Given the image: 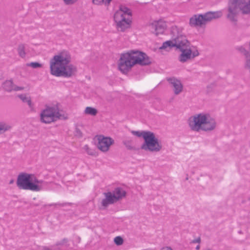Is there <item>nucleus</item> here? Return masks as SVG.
<instances>
[{
	"mask_svg": "<svg viewBox=\"0 0 250 250\" xmlns=\"http://www.w3.org/2000/svg\"><path fill=\"white\" fill-rule=\"evenodd\" d=\"M171 40L167 41L163 43L160 49H166L168 47L171 48L176 47L179 49L181 54L178 60L181 62H185L191 59V50L190 43L185 36L182 34V30L176 26L171 28Z\"/></svg>",
	"mask_w": 250,
	"mask_h": 250,
	"instance_id": "nucleus-1",
	"label": "nucleus"
},
{
	"mask_svg": "<svg viewBox=\"0 0 250 250\" xmlns=\"http://www.w3.org/2000/svg\"><path fill=\"white\" fill-rule=\"evenodd\" d=\"M70 55L66 51L54 56L50 61V74L58 77H71L76 72L77 68L70 63Z\"/></svg>",
	"mask_w": 250,
	"mask_h": 250,
	"instance_id": "nucleus-2",
	"label": "nucleus"
},
{
	"mask_svg": "<svg viewBox=\"0 0 250 250\" xmlns=\"http://www.w3.org/2000/svg\"><path fill=\"white\" fill-rule=\"evenodd\" d=\"M151 62L150 59L146 53L137 50H130L121 55L118 66L120 71L126 74L135 64L144 66L149 65Z\"/></svg>",
	"mask_w": 250,
	"mask_h": 250,
	"instance_id": "nucleus-3",
	"label": "nucleus"
},
{
	"mask_svg": "<svg viewBox=\"0 0 250 250\" xmlns=\"http://www.w3.org/2000/svg\"><path fill=\"white\" fill-rule=\"evenodd\" d=\"M188 125L192 131L199 132L202 130L210 132L214 130L217 126L216 122L208 113H201L190 117Z\"/></svg>",
	"mask_w": 250,
	"mask_h": 250,
	"instance_id": "nucleus-4",
	"label": "nucleus"
},
{
	"mask_svg": "<svg viewBox=\"0 0 250 250\" xmlns=\"http://www.w3.org/2000/svg\"><path fill=\"white\" fill-rule=\"evenodd\" d=\"M17 184L20 189L40 191L44 190L48 186V183L39 180L33 174L21 173L19 175Z\"/></svg>",
	"mask_w": 250,
	"mask_h": 250,
	"instance_id": "nucleus-5",
	"label": "nucleus"
},
{
	"mask_svg": "<svg viewBox=\"0 0 250 250\" xmlns=\"http://www.w3.org/2000/svg\"><path fill=\"white\" fill-rule=\"evenodd\" d=\"M240 11L243 14H250V0H229L227 15L228 19L236 23Z\"/></svg>",
	"mask_w": 250,
	"mask_h": 250,
	"instance_id": "nucleus-6",
	"label": "nucleus"
},
{
	"mask_svg": "<svg viewBox=\"0 0 250 250\" xmlns=\"http://www.w3.org/2000/svg\"><path fill=\"white\" fill-rule=\"evenodd\" d=\"M132 11L125 5L121 4L114 15V21L118 30L124 32L131 23Z\"/></svg>",
	"mask_w": 250,
	"mask_h": 250,
	"instance_id": "nucleus-7",
	"label": "nucleus"
},
{
	"mask_svg": "<svg viewBox=\"0 0 250 250\" xmlns=\"http://www.w3.org/2000/svg\"><path fill=\"white\" fill-rule=\"evenodd\" d=\"M222 16L220 11L208 12L204 14H195L189 19V24L191 27H201L213 19H218Z\"/></svg>",
	"mask_w": 250,
	"mask_h": 250,
	"instance_id": "nucleus-8",
	"label": "nucleus"
},
{
	"mask_svg": "<svg viewBox=\"0 0 250 250\" xmlns=\"http://www.w3.org/2000/svg\"><path fill=\"white\" fill-rule=\"evenodd\" d=\"M162 148L161 142L152 132H150L141 146L142 150L151 152H159Z\"/></svg>",
	"mask_w": 250,
	"mask_h": 250,
	"instance_id": "nucleus-9",
	"label": "nucleus"
},
{
	"mask_svg": "<svg viewBox=\"0 0 250 250\" xmlns=\"http://www.w3.org/2000/svg\"><path fill=\"white\" fill-rule=\"evenodd\" d=\"M61 114L59 109L54 106H47L40 114L41 121L45 124H50L60 119Z\"/></svg>",
	"mask_w": 250,
	"mask_h": 250,
	"instance_id": "nucleus-10",
	"label": "nucleus"
},
{
	"mask_svg": "<svg viewBox=\"0 0 250 250\" xmlns=\"http://www.w3.org/2000/svg\"><path fill=\"white\" fill-rule=\"evenodd\" d=\"M114 143V140L110 137L100 136L98 137V148L103 152H106L110 146Z\"/></svg>",
	"mask_w": 250,
	"mask_h": 250,
	"instance_id": "nucleus-11",
	"label": "nucleus"
},
{
	"mask_svg": "<svg viewBox=\"0 0 250 250\" xmlns=\"http://www.w3.org/2000/svg\"><path fill=\"white\" fill-rule=\"evenodd\" d=\"M167 81L170 84V86L173 88L174 93L175 95H178L182 92L183 89V85L181 81L174 78H167Z\"/></svg>",
	"mask_w": 250,
	"mask_h": 250,
	"instance_id": "nucleus-12",
	"label": "nucleus"
},
{
	"mask_svg": "<svg viewBox=\"0 0 250 250\" xmlns=\"http://www.w3.org/2000/svg\"><path fill=\"white\" fill-rule=\"evenodd\" d=\"M151 28L154 31L153 32L158 36L159 34H163L167 28V24L165 21L160 20L159 21H154L151 24Z\"/></svg>",
	"mask_w": 250,
	"mask_h": 250,
	"instance_id": "nucleus-13",
	"label": "nucleus"
},
{
	"mask_svg": "<svg viewBox=\"0 0 250 250\" xmlns=\"http://www.w3.org/2000/svg\"><path fill=\"white\" fill-rule=\"evenodd\" d=\"M2 87L4 90L8 92L12 91H21L24 89L22 86H18L15 85L12 80H6L2 83Z\"/></svg>",
	"mask_w": 250,
	"mask_h": 250,
	"instance_id": "nucleus-14",
	"label": "nucleus"
},
{
	"mask_svg": "<svg viewBox=\"0 0 250 250\" xmlns=\"http://www.w3.org/2000/svg\"><path fill=\"white\" fill-rule=\"evenodd\" d=\"M104 198L102 202L101 205L104 208H106L109 205H111L116 202L115 197L112 194L111 192L104 193Z\"/></svg>",
	"mask_w": 250,
	"mask_h": 250,
	"instance_id": "nucleus-15",
	"label": "nucleus"
},
{
	"mask_svg": "<svg viewBox=\"0 0 250 250\" xmlns=\"http://www.w3.org/2000/svg\"><path fill=\"white\" fill-rule=\"evenodd\" d=\"M112 193L115 197L117 202L125 197L126 194V191L123 188L120 187L115 188Z\"/></svg>",
	"mask_w": 250,
	"mask_h": 250,
	"instance_id": "nucleus-16",
	"label": "nucleus"
},
{
	"mask_svg": "<svg viewBox=\"0 0 250 250\" xmlns=\"http://www.w3.org/2000/svg\"><path fill=\"white\" fill-rule=\"evenodd\" d=\"M20 99L24 103H26L30 109V111H35L34 104L31 101V99L30 97H27L24 94H21L18 96Z\"/></svg>",
	"mask_w": 250,
	"mask_h": 250,
	"instance_id": "nucleus-17",
	"label": "nucleus"
},
{
	"mask_svg": "<svg viewBox=\"0 0 250 250\" xmlns=\"http://www.w3.org/2000/svg\"><path fill=\"white\" fill-rule=\"evenodd\" d=\"M151 131H131V133L139 137H143L145 140Z\"/></svg>",
	"mask_w": 250,
	"mask_h": 250,
	"instance_id": "nucleus-18",
	"label": "nucleus"
},
{
	"mask_svg": "<svg viewBox=\"0 0 250 250\" xmlns=\"http://www.w3.org/2000/svg\"><path fill=\"white\" fill-rule=\"evenodd\" d=\"M237 50L241 54L245 57V59H247L250 56V52L247 50L243 46H238L236 47Z\"/></svg>",
	"mask_w": 250,
	"mask_h": 250,
	"instance_id": "nucleus-19",
	"label": "nucleus"
},
{
	"mask_svg": "<svg viewBox=\"0 0 250 250\" xmlns=\"http://www.w3.org/2000/svg\"><path fill=\"white\" fill-rule=\"evenodd\" d=\"M111 1L112 0H92V2L96 5L104 4L105 6L108 7L110 4Z\"/></svg>",
	"mask_w": 250,
	"mask_h": 250,
	"instance_id": "nucleus-20",
	"label": "nucleus"
},
{
	"mask_svg": "<svg viewBox=\"0 0 250 250\" xmlns=\"http://www.w3.org/2000/svg\"><path fill=\"white\" fill-rule=\"evenodd\" d=\"M17 51L18 52L19 55L23 58L26 56V53L25 51V45L23 44H20L18 45Z\"/></svg>",
	"mask_w": 250,
	"mask_h": 250,
	"instance_id": "nucleus-21",
	"label": "nucleus"
},
{
	"mask_svg": "<svg viewBox=\"0 0 250 250\" xmlns=\"http://www.w3.org/2000/svg\"><path fill=\"white\" fill-rule=\"evenodd\" d=\"M84 113L86 114L90 115L91 116H95L97 115L98 111L95 108L88 106L85 108Z\"/></svg>",
	"mask_w": 250,
	"mask_h": 250,
	"instance_id": "nucleus-22",
	"label": "nucleus"
},
{
	"mask_svg": "<svg viewBox=\"0 0 250 250\" xmlns=\"http://www.w3.org/2000/svg\"><path fill=\"white\" fill-rule=\"evenodd\" d=\"M123 143L127 149H134V147L132 146V140L131 139L127 138L126 139L124 140L123 141Z\"/></svg>",
	"mask_w": 250,
	"mask_h": 250,
	"instance_id": "nucleus-23",
	"label": "nucleus"
},
{
	"mask_svg": "<svg viewBox=\"0 0 250 250\" xmlns=\"http://www.w3.org/2000/svg\"><path fill=\"white\" fill-rule=\"evenodd\" d=\"M11 128V126L4 122H0V132H4L9 130Z\"/></svg>",
	"mask_w": 250,
	"mask_h": 250,
	"instance_id": "nucleus-24",
	"label": "nucleus"
},
{
	"mask_svg": "<svg viewBox=\"0 0 250 250\" xmlns=\"http://www.w3.org/2000/svg\"><path fill=\"white\" fill-rule=\"evenodd\" d=\"M83 149L85 150V151L87 152V153L88 155H91V156H97V153L96 151L90 148L88 145H86L83 146Z\"/></svg>",
	"mask_w": 250,
	"mask_h": 250,
	"instance_id": "nucleus-25",
	"label": "nucleus"
},
{
	"mask_svg": "<svg viewBox=\"0 0 250 250\" xmlns=\"http://www.w3.org/2000/svg\"><path fill=\"white\" fill-rule=\"evenodd\" d=\"M114 242L117 246H120L123 244L124 240L122 237L118 236L114 238Z\"/></svg>",
	"mask_w": 250,
	"mask_h": 250,
	"instance_id": "nucleus-26",
	"label": "nucleus"
},
{
	"mask_svg": "<svg viewBox=\"0 0 250 250\" xmlns=\"http://www.w3.org/2000/svg\"><path fill=\"white\" fill-rule=\"evenodd\" d=\"M26 65L28 66L32 67L34 68L41 67L42 66V64L38 62H32L29 63H27Z\"/></svg>",
	"mask_w": 250,
	"mask_h": 250,
	"instance_id": "nucleus-27",
	"label": "nucleus"
},
{
	"mask_svg": "<svg viewBox=\"0 0 250 250\" xmlns=\"http://www.w3.org/2000/svg\"><path fill=\"white\" fill-rule=\"evenodd\" d=\"M245 68L250 72V56L246 59Z\"/></svg>",
	"mask_w": 250,
	"mask_h": 250,
	"instance_id": "nucleus-28",
	"label": "nucleus"
},
{
	"mask_svg": "<svg viewBox=\"0 0 250 250\" xmlns=\"http://www.w3.org/2000/svg\"><path fill=\"white\" fill-rule=\"evenodd\" d=\"M75 135L78 137H82L83 136V133L81 130L78 127H76L75 128Z\"/></svg>",
	"mask_w": 250,
	"mask_h": 250,
	"instance_id": "nucleus-29",
	"label": "nucleus"
},
{
	"mask_svg": "<svg viewBox=\"0 0 250 250\" xmlns=\"http://www.w3.org/2000/svg\"><path fill=\"white\" fill-rule=\"evenodd\" d=\"M66 5H72L76 3L78 0H62Z\"/></svg>",
	"mask_w": 250,
	"mask_h": 250,
	"instance_id": "nucleus-30",
	"label": "nucleus"
},
{
	"mask_svg": "<svg viewBox=\"0 0 250 250\" xmlns=\"http://www.w3.org/2000/svg\"><path fill=\"white\" fill-rule=\"evenodd\" d=\"M199 55V53L197 50L193 52L191 51V59L195 58V57L198 56Z\"/></svg>",
	"mask_w": 250,
	"mask_h": 250,
	"instance_id": "nucleus-31",
	"label": "nucleus"
},
{
	"mask_svg": "<svg viewBox=\"0 0 250 250\" xmlns=\"http://www.w3.org/2000/svg\"><path fill=\"white\" fill-rule=\"evenodd\" d=\"M201 242V239L200 237H198L196 239H195L193 240H192L191 243H200Z\"/></svg>",
	"mask_w": 250,
	"mask_h": 250,
	"instance_id": "nucleus-32",
	"label": "nucleus"
},
{
	"mask_svg": "<svg viewBox=\"0 0 250 250\" xmlns=\"http://www.w3.org/2000/svg\"><path fill=\"white\" fill-rule=\"evenodd\" d=\"M160 250H173V249L168 246H165L162 248Z\"/></svg>",
	"mask_w": 250,
	"mask_h": 250,
	"instance_id": "nucleus-33",
	"label": "nucleus"
},
{
	"mask_svg": "<svg viewBox=\"0 0 250 250\" xmlns=\"http://www.w3.org/2000/svg\"><path fill=\"white\" fill-rule=\"evenodd\" d=\"M64 205V204H60V203H58V204H50L49 206H63Z\"/></svg>",
	"mask_w": 250,
	"mask_h": 250,
	"instance_id": "nucleus-34",
	"label": "nucleus"
},
{
	"mask_svg": "<svg viewBox=\"0 0 250 250\" xmlns=\"http://www.w3.org/2000/svg\"><path fill=\"white\" fill-rule=\"evenodd\" d=\"M14 182V179H11L10 181H9V184L11 185L12 184H13Z\"/></svg>",
	"mask_w": 250,
	"mask_h": 250,
	"instance_id": "nucleus-35",
	"label": "nucleus"
},
{
	"mask_svg": "<svg viewBox=\"0 0 250 250\" xmlns=\"http://www.w3.org/2000/svg\"><path fill=\"white\" fill-rule=\"evenodd\" d=\"M200 246L199 245H198L196 247V250H198L200 249Z\"/></svg>",
	"mask_w": 250,
	"mask_h": 250,
	"instance_id": "nucleus-36",
	"label": "nucleus"
},
{
	"mask_svg": "<svg viewBox=\"0 0 250 250\" xmlns=\"http://www.w3.org/2000/svg\"><path fill=\"white\" fill-rule=\"evenodd\" d=\"M249 47H250V43H249Z\"/></svg>",
	"mask_w": 250,
	"mask_h": 250,
	"instance_id": "nucleus-37",
	"label": "nucleus"
},
{
	"mask_svg": "<svg viewBox=\"0 0 250 250\" xmlns=\"http://www.w3.org/2000/svg\"><path fill=\"white\" fill-rule=\"evenodd\" d=\"M207 250H210V249H207Z\"/></svg>",
	"mask_w": 250,
	"mask_h": 250,
	"instance_id": "nucleus-38",
	"label": "nucleus"
}]
</instances>
